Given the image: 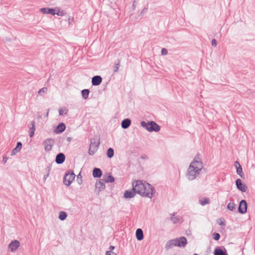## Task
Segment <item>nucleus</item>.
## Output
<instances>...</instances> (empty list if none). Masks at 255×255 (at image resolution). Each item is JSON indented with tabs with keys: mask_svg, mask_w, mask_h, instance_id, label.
Instances as JSON below:
<instances>
[{
	"mask_svg": "<svg viewBox=\"0 0 255 255\" xmlns=\"http://www.w3.org/2000/svg\"><path fill=\"white\" fill-rule=\"evenodd\" d=\"M147 10V9L146 8H144V9H143V10L141 11V14H144V13H145Z\"/></svg>",
	"mask_w": 255,
	"mask_h": 255,
	"instance_id": "nucleus-37",
	"label": "nucleus"
},
{
	"mask_svg": "<svg viewBox=\"0 0 255 255\" xmlns=\"http://www.w3.org/2000/svg\"><path fill=\"white\" fill-rule=\"evenodd\" d=\"M22 147V144L21 142H18L17 143L16 146L15 147H14L11 151L10 155L12 156H13L15 155L17 153L19 152Z\"/></svg>",
	"mask_w": 255,
	"mask_h": 255,
	"instance_id": "nucleus-15",
	"label": "nucleus"
},
{
	"mask_svg": "<svg viewBox=\"0 0 255 255\" xmlns=\"http://www.w3.org/2000/svg\"><path fill=\"white\" fill-rule=\"evenodd\" d=\"M21 247L20 241L17 239L11 240L7 246V251L10 254H14L18 251Z\"/></svg>",
	"mask_w": 255,
	"mask_h": 255,
	"instance_id": "nucleus-5",
	"label": "nucleus"
},
{
	"mask_svg": "<svg viewBox=\"0 0 255 255\" xmlns=\"http://www.w3.org/2000/svg\"><path fill=\"white\" fill-rule=\"evenodd\" d=\"M212 236H213V239L216 241L219 240L220 238V236L219 234H218L217 233H214Z\"/></svg>",
	"mask_w": 255,
	"mask_h": 255,
	"instance_id": "nucleus-33",
	"label": "nucleus"
},
{
	"mask_svg": "<svg viewBox=\"0 0 255 255\" xmlns=\"http://www.w3.org/2000/svg\"><path fill=\"white\" fill-rule=\"evenodd\" d=\"M238 211L242 214H244L247 213V203L245 200L241 201L238 208Z\"/></svg>",
	"mask_w": 255,
	"mask_h": 255,
	"instance_id": "nucleus-11",
	"label": "nucleus"
},
{
	"mask_svg": "<svg viewBox=\"0 0 255 255\" xmlns=\"http://www.w3.org/2000/svg\"><path fill=\"white\" fill-rule=\"evenodd\" d=\"M203 168V163L202 157L200 154L196 155L190 162L186 176L190 180L195 179L199 176Z\"/></svg>",
	"mask_w": 255,
	"mask_h": 255,
	"instance_id": "nucleus-1",
	"label": "nucleus"
},
{
	"mask_svg": "<svg viewBox=\"0 0 255 255\" xmlns=\"http://www.w3.org/2000/svg\"><path fill=\"white\" fill-rule=\"evenodd\" d=\"M135 237L138 241H141L143 239V231L141 229H137L135 232Z\"/></svg>",
	"mask_w": 255,
	"mask_h": 255,
	"instance_id": "nucleus-20",
	"label": "nucleus"
},
{
	"mask_svg": "<svg viewBox=\"0 0 255 255\" xmlns=\"http://www.w3.org/2000/svg\"><path fill=\"white\" fill-rule=\"evenodd\" d=\"M171 220L174 224L179 223L181 221V218L180 217L178 216H175V215H173L171 217Z\"/></svg>",
	"mask_w": 255,
	"mask_h": 255,
	"instance_id": "nucleus-28",
	"label": "nucleus"
},
{
	"mask_svg": "<svg viewBox=\"0 0 255 255\" xmlns=\"http://www.w3.org/2000/svg\"><path fill=\"white\" fill-rule=\"evenodd\" d=\"M161 53L162 55H166L168 54V50L166 48H162L161 50Z\"/></svg>",
	"mask_w": 255,
	"mask_h": 255,
	"instance_id": "nucleus-35",
	"label": "nucleus"
},
{
	"mask_svg": "<svg viewBox=\"0 0 255 255\" xmlns=\"http://www.w3.org/2000/svg\"><path fill=\"white\" fill-rule=\"evenodd\" d=\"M75 178V175L74 172L71 171H68L65 175L64 184L67 186H70L74 180Z\"/></svg>",
	"mask_w": 255,
	"mask_h": 255,
	"instance_id": "nucleus-8",
	"label": "nucleus"
},
{
	"mask_svg": "<svg viewBox=\"0 0 255 255\" xmlns=\"http://www.w3.org/2000/svg\"><path fill=\"white\" fill-rule=\"evenodd\" d=\"M234 166L236 169V173L242 178H244L245 175L243 171L242 167L238 161H235L234 163Z\"/></svg>",
	"mask_w": 255,
	"mask_h": 255,
	"instance_id": "nucleus-12",
	"label": "nucleus"
},
{
	"mask_svg": "<svg viewBox=\"0 0 255 255\" xmlns=\"http://www.w3.org/2000/svg\"><path fill=\"white\" fill-rule=\"evenodd\" d=\"M142 127L149 132L157 131L159 130V127L154 122H145L142 121L140 123Z\"/></svg>",
	"mask_w": 255,
	"mask_h": 255,
	"instance_id": "nucleus-6",
	"label": "nucleus"
},
{
	"mask_svg": "<svg viewBox=\"0 0 255 255\" xmlns=\"http://www.w3.org/2000/svg\"><path fill=\"white\" fill-rule=\"evenodd\" d=\"M39 12L42 14H48L52 15H57L59 16H64L66 13L59 7H55L54 8L43 7L39 9Z\"/></svg>",
	"mask_w": 255,
	"mask_h": 255,
	"instance_id": "nucleus-3",
	"label": "nucleus"
},
{
	"mask_svg": "<svg viewBox=\"0 0 255 255\" xmlns=\"http://www.w3.org/2000/svg\"><path fill=\"white\" fill-rule=\"evenodd\" d=\"M216 41L215 39L212 40V44L213 45H216Z\"/></svg>",
	"mask_w": 255,
	"mask_h": 255,
	"instance_id": "nucleus-40",
	"label": "nucleus"
},
{
	"mask_svg": "<svg viewBox=\"0 0 255 255\" xmlns=\"http://www.w3.org/2000/svg\"><path fill=\"white\" fill-rule=\"evenodd\" d=\"M92 175L94 178H100L102 175V171L100 168H95L93 170Z\"/></svg>",
	"mask_w": 255,
	"mask_h": 255,
	"instance_id": "nucleus-19",
	"label": "nucleus"
},
{
	"mask_svg": "<svg viewBox=\"0 0 255 255\" xmlns=\"http://www.w3.org/2000/svg\"><path fill=\"white\" fill-rule=\"evenodd\" d=\"M187 244V240L185 237H180L175 239L171 240L166 244V248H170L174 246L179 247H185Z\"/></svg>",
	"mask_w": 255,
	"mask_h": 255,
	"instance_id": "nucleus-4",
	"label": "nucleus"
},
{
	"mask_svg": "<svg viewBox=\"0 0 255 255\" xmlns=\"http://www.w3.org/2000/svg\"><path fill=\"white\" fill-rule=\"evenodd\" d=\"M115 247L114 246H110L106 252L105 255H117V253L114 251Z\"/></svg>",
	"mask_w": 255,
	"mask_h": 255,
	"instance_id": "nucleus-24",
	"label": "nucleus"
},
{
	"mask_svg": "<svg viewBox=\"0 0 255 255\" xmlns=\"http://www.w3.org/2000/svg\"><path fill=\"white\" fill-rule=\"evenodd\" d=\"M199 204L202 205V206H204V205H206L207 204H208L210 203V200L209 198H203V199H201L200 200H199Z\"/></svg>",
	"mask_w": 255,
	"mask_h": 255,
	"instance_id": "nucleus-27",
	"label": "nucleus"
},
{
	"mask_svg": "<svg viewBox=\"0 0 255 255\" xmlns=\"http://www.w3.org/2000/svg\"><path fill=\"white\" fill-rule=\"evenodd\" d=\"M47 88H42L41 89H40L39 91V94H41L42 93H45L47 91Z\"/></svg>",
	"mask_w": 255,
	"mask_h": 255,
	"instance_id": "nucleus-36",
	"label": "nucleus"
},
{
	"mask_svg": "<svg viewBox=\"0 0 255 255\" xmlns=\"http://www.w3.org/2000/svg\"><path fill=\"white\" fill-rule=\"evenodd\" d=\"M103 180L106 183H113L115 180L111 173H107L103 176Z\"/></svg>",
	"mask_w": 255,
	"mask_h": 255,
	"instance_id": "nucleus-17",
	"label": "nucleus"
},
{
	"mask_svg": "<svg viewBox=\"0 0 255 255\" xmlns=\"http://www.w3.org/2000/svg\"><path fill=\"white\" fill-rule=\"evenodd\" d=\"M119 67L118 66H116V68H115V71H117Z\"/></svg>",
	"mask_w": 255,
	"mask_h": 255,
	"instance_id": "nucleus-43",
	"label": "nucleus"
},
{
	"mask_svg": "<svg viewBox=\"0 0 255 255\" xmlns=\"http://www.w3.org/2000/svg\"><path fill=\"white\" fill-rule=\"evenodd\" d=\"M236 207V205L234 202H230L227 205V208L230 211H233Z\"/></svg>",
	"mask_w": 255,
	"mask_h": 255,
	"instance_id": "nucleus-32",
	"label": "nucleus"
},
{
	"mask_svg": "<svg viewBox=\"0 0 255 255\" xmlns=\"http://www.w3.org/2000/svg\"><path fill=\"white\" fill-rule=\"evenodd\" d=\"M219 224L220 225H221V226H224L225 225V223L223 221H220V222L219 223Z\"/></svg>",
	"mask_w": 255,
	"mask_h": 255,
	"instance_id": "nucleus-39",
	"label": "nucleus"
},
{
	"mask_svg": "<svg viewBox=\"0 0 255 255\" xmlns=\"http://www.w3.org/2000/svg\"><path fill=\"white\" fill-rule=\"evenodd\" d=\"M54 143V139L51 138L45 139L43 142L44 150L46 152L51 151Z\"/></svg>",
	"mask_w": 255,
	"mask_h": 255,
	"instance_id": "nucleus-9",
	"label": "nucleus"
},
{
	"mask_svg": "<svg viewBox=\"0 0 255 255\" xmlns=\"http://www.w3.org/2000/svg\"><path fill=\"white\" fill-rule=\"evenodd\" d=\"M102 82V78L100 76H95L92 78V84L93 86H98Z\"/></svg>",
	"mask_w": 255,
	"mask_h": 255,
	"instance_id": "nucleus-16",
	"label": "nucleus"
},
{
	"mask_svg": "<svg viewBox=\"0 0 255 255\" xmlns=\"http://www.w3.org/2000/svg\"><path fill=\"white\" fill-rule=\"evenodd\" d=\"M89 95V91L88 89H84L82 91V95L84 99H87Z\"/></svg>",
	"mask_w": 255,
	"mask_h": 255,
	"instance_id": "nucleus-31",
	"label": "nucleus"
},
{
	"mask_svg": "<svg viewBox=\"0 0 255 255\" xmlns=\"http://www.w3.org/2000/svg\"><path fill=\"white\" fill-rule=\"evenodd\" d=\"M66 127L64 124L60 123L59 124L55 130V133H60L63 132L65 129Z\"/></svg>",
	"mask_w": 255,
	"mask_h": 255,
	"instance_id": "nucleus-22",
	"label": "nucleus"
},
{
	"mask_svg": "<svg viewBox=\"0 0 255 255\" xmlns=\"http://www.w3.org/2000/svg\"><path fill=\"white\" fill-rule=\"evenodd\" d=\"M50 174V169H48L44 173L42 178L43 182L45 183Z\"/></svg>",
	"mask_w": 255,
	"mask_h": 255,
	"instance_id": "nucleus-29",
	"label": "nucleus"
},
{
	"mask_svg": "<svg viewBox=\"0 0 255 255\" xmlns=\"http://www.w3.org/2000/svg\"><path fill=\"white\" fill-rule=\"evenodd\" d=\"M68 112V110L65 107H60L58 109V112L60 116L66 115Z\"/></svg>",
	"mask_w": 255,
	"mask_h": 255,
	"instance_id": "nucleus-26",
	"label": "nucleus"
},
{
	"mask_svg": "<svg viewBox=\"0 0 255 255\" xmlns=\"http://www.w3.org/2000/svg\"><path fill=\"white\" fill-rule=\"evenodd\" d=\"M133 190L138 194L144 197L151 198L154 194V189L146 181L137 180L132 183Z\"/></svg>",
	"mask_w": 255,
	"mask_h": 255,
	"instance_id": "nucleus-2",
	"label": "nucleus"
},
{
	"mask_svg": "<svg viewBox=\"0 0 255 255\" xmlns=\"http://www.w3.org/2000/svg\"><path fill=\"white\" fill-rule=\"evenodd\" d=\"M131 124V121L129 119H124L121 123L122 128L124 129L128 128Z\"/></svg>",
	"mask_w": 255,
	"mask_h": 255,
	"instance_id": "nucleus-21",
	"label": "nucleus"
},
{
	"mask_svg": "<svg viewBox=\"0 0 255 255\" xmlns=\"http://www.w3.org/2000/svg\"><path fill=\"white\" fill-rule=\"evenodd\" d=\"M65 159V155L63 153H60L57 155L55 161L58 164H62L64 162Z\"/></svg>",
	"mask_w": 255,
	"mask_h": 255,
	"instance_id": "nucleus-18",
	"label": "nucleus"
},
{
	"mask_svg": "<svg viewBox=\"0 0 255 255\" xmlns=\"http://www.w3.org/2000/svg\"><path fill=\"white\" fill-rule=\"evenodd\" d=\"M96 188L99 191H101L105 189V184L102 182L101 181H99L96 182Z\"/></svg>",
	"mask_w": 255,
	"mask_h": 255,
	"instance_id": "nucleus-23",
	"label": "nucleus"
},
{
	"mask_svg": "<svg viewBox=\"0 0 255 255\" xmlns=\"http://www.w3.org/2000/svg\"><path fill=\"white\" fill-rule=\"evenodd\" d=\"M136 3H137L136 1L135 0H134L132 4V6L134 9H135V7H136Z\"/></svg>",
	"mask_w": 255,
	"mask_h": 255,
	"instance_id": "nucleus-38",
	"label": "nucleus"
},
{
	"mask_svg": "<svg viewBox=\"0 0 255 255\" xmlns=\"http://www.w3.org/2000/svg\"><path fill=\"white\" fill-rule=\"evenodd\" d=\"M136 192L132 190H126L123 194V197L126 199H128L133 198L135 195Z\"/></svg>",
	"mask_w": 255,
	"mask_h": 255,
	"instance_id": "nucleus-13",
	"label": "nucleus"
},
{
	"mask_svg": "<svg viewBox=\"0 0 255 255\" xmlns=\"http://www.w3.org/2000/svg\"><path fill=\"white\" fill-rule=\"evenodd\" d=\"M66 140L68 142H70L72 140V138L71 137H68L67 138H66Z\"/></svg>",
	"mask_w": 255,
	"mask_h": 255,
	"instance_id": "nucleus-41",
	"label": "nucleus"
},
{
	"mask_svg": "<svg viewBox=\"0 0 255 255\" xmlns=\"http://www.w3.org/2000/svg\"><path fill=\"white\" fill-rule=\"evenodd\" d=\"M7 158L6 157H4L3 158V162L4 163H5L6 162V161H7Z\"/></svg>",
	"mask_w": 255,
	"mask_h": 255,
	"instance_id": "nucleus-42",
	"label": "nucleus"
},
{
	"mask_svg": "<svg viewBox=\"0 0 255 255\" xmlns=\"http://www.w3.org/2000/svg\"><path fill=\"white\" fill-rule=\"evenodd\" d=\"M194 255H198L195 254H194Z\"/></svg>",
	"mask_w": 255,
	"mask_h": 255,
	"instance_id": "nucleus-44",
	"label": "nucleus"
},
{
	"mask_svg": "<svg viewBox=\"0 0 255 255\" xmlns=\"http://www.w3.org/2000/svg\"><path fill=\"white\" fill-rule=\"evenodd\" d=\"M236 185L237 188L242 192H246L248 190L247 185L241 179H237L236 180Z\"/></svg>",
	"mask_w": 255,
	"mask_h": 255,
	"instance_id": "nucleus-10",
	"label": "nucleus"
},
{
	"mask_svg": "<svg viewBox=\"0 0 255 255\" xmlns=\"http://www.w3.org/2000/svg\"><path fill=\"white\" fill-rule=\"evenodd\" d=\"M114 151L112 148H109L107 150V155L109 158H111L114 156Z\"/></svg>",
	"mask_w": 255,
	"mask_h": 255,
	"instance_id": "nucleus-30",
	"label": "nucleus"
},
{
	"mask_svg": "<svg viewBox=\"0 0 255 255\" xmlns=\"http://www.w3.org/2000/svg\"><path fill=\"white\" fill-rule=\"evenodd\" d=\"M34 131H35V128H34V125H33L32 126V128H30V132L29 133V136L30 137H33V136L34 135Z\"/></svg>",
	"mask_w": 255,
	"mask_h": 255,
	"instance_id": "nucleus-34",
	"label": "nucleus"
},
{
	"mask_svg": "<svg viewBox=\"0 0 255 255\" xmlns=\"http://www.w3.org/2000/svg\"><path fill=\"white\" fill-rule=\"evenodd\" d=\"M214 254V255H228L226 249L221 247L216 248Z\"/></svg>",
	"mask_w": 255,
	"mask_h": 255,
	"instance_id": "nucleus-14",
	"label": "nucleus"
},
{
	"mask_svg": "<svg viewBox=\"0 0 255 255\" xmlns=\"http://www.w3.org/2000/svg\"><path fill=\"white\" fill-rule=\"evenodd\" d=\"M67 213L65 211H60L58 213V219L61 221H63L67 218Z\"/></svg>",
	"mask_w": 255,
	"mask_h": 255,
	"instance_id": "nucleus-25",
	"label": "nucleus"
},
{
	"mask_svg": "<svg viewBox=\"0 0 255 255\" xmlns=\"http://www.w3.org/2000/svg\"><path fill=\"white\" fill-rule=\"evenodd\" d=\"M100 144L98 138H93L91 140L90 147L89 149V154L90 155H93L97 152Z\"/></svg>",
	"mask_w": 255,
	"mask_h": 255,
	"instance_id": "nucleus-7",
	"label": "nucleus"
}]
</instances>
